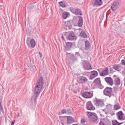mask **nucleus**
Masks as SVG:
<instances>
[{"label": "nucleus", "instance_id": "423d86ee", "mask_svg": "<svg viewBox=\"0 0 125 125\" xmlns=\"http://www.w3.org/2000/svg\"><path fill=\"white\" fill-rule=\"evenodd\" d=\"M26 43L28 47L30 48H34L36 44L35 41L32 39H31L30 41L28 40L26 41Z\"/></svg>", "mask_w": 125, "mask_h": 125}, {"label": "nucleus", "instance_id": "f03ea898", "mask_svg": "<svg viewBox=\"0 0 125 125\" xmlns=\"http://www.w3.org/2000/svg\"><path fill=\"white\" fill-rule=\"evenodd\" d=\"M87 115L90 120L92 122H95L97 121L98 117L97 115L94 113L88 112Z\"/></svg>", "mask_w": 125, "mask_h": 125}, {"label": "nucleus", "instance_id": "c03bdc74", "mask_svg": "<svg viewBox=\"0 0 125 125\" xmlns=\"http://www.w3.org/2000/svg\"><path fill=\"white\" fill-rule=\"evenodd\" d=\"M75 54L77 55V56H80V54L78 52H76L75 53Z\"/></svg>", "mask_w": 125, "mask_h": 125}, {"label": "nucleus", "instance_id": "473e14b6", "mask_svg": "<svg viewBox=\"0 0 125 125\" xmlns=\"http://www.w3.org/2000/svg\"><path fill=\"white\" fill-rule=\"evenodd\" d=\"M97 86H98L99 88L100 89H102L104 88L103 86L101 84V83L97 85Z\"/></svg>", "mask_w": 125, "mask_h": 125}, {"label": "nucleus", "instance_id": "f8f14e48", "mask_svg": "<svg viewBox=\"0 0 125 125\" xmlns=\"http://www.w3.org/2000/svg\"><path fill=\"white\" fill-rule=\"evenodd\" d=\"M77 81L79 83H86L88 81V79L85 77L83 76H80L77 79Z\"/></svg>", "mask_w": 125, "mask_h": 125}, {"label": "nucleus", "instance_id": "393cba45", "mask_svg": "<svg viewBox=\"0 0 125 125\" xmlns=\"http://www.w3.org/2000/svg\"><path fill=\"white\" fill-rule=\"evenodd\" d=\"M114 90L111 93V96H114L117 93V91L118 90V88L117 87H114Z\"/></svg>", "mask_w": 125, "mask_h": 125}, {"label": "nucleus", "instance_id": "ddd939ff", "mask_svg": "<svg viewBox=\"0 0 125 125\" xmlns=\"http://www.w3.org/2000/svg\"><path fill=\"white\" fill-rule=\"evenodd\" d=\"M113 77L114 79V84L117 86L119 85L120 84V80L119 78L117 77L116 75H113Z\"/></svg>", "mask_w": 125, "mask_h": 125}, {"label": "nucleus", "instance_id": "603ef678", "mask_svg": "<svg viewBox=\"0 0 125 125\" xmlns=\"http://www.w3.org/2000/svg\"><path fill=\"white\" fill-rule=\"evenodd\" d=\"M72 125H78L77 124H73Z\"/></svg>", "mask_w": 125, "mask_h": 125}, {"label": "nucleus", "instance_id": "39448f33", "mask_svg": "<svg viewBox=\"0 0 125 125\" xmlns=\"http://www.w3.org/2000/svg\"><path fill=\"white\" fill-rule=\"evenodd\" d=\"M112 88L106 87L103 91L104 94L105 96H108L110 98L111 97V93L112 92Z\"/></svg>", "mask_w": 125, "mask_h": 125}, {"label": "nucleus", "instance_id": "72a5a7b5", "mask_svg": "<svg viewBox=\"0 0 125 125\" xmlns=\"http://www.w3.org/2000/svg\"><path fill=\"white\" fill-rule=\"evenodd\" d=\"M105 123L107 124H109L110 123V121H109V119L108 118L106 119L105 120Z\"/></svg>", "mask_w": 125, "mask_h": 125}, {"label": "nucleus", "instance_id": "aec40b11", "mask_svg": "<svg viewBox=\"0 0 125 125\" xmlns=\"http://www.w3.org/2000/svg\"><path fill=\"white\" fill-rule=\"evenodd\" d=\"M72 45V43L70 42H66L65 46L66 50L67 51H69L71 48Z\"/></svg>", "mask_w": 125, "mask_h": 125}, {"label": "nucleus", "instance_id": "b1692460", "mask_svg": "<svg viewBox=\"0 0 125 125\" xmlns=\"http://www.w3.org/2000/svg\"><path fill=\"white\" fill-rule=\"evenodd\" d=\"M101 83V81L99 78H96L93 81V83H94L95 85L97 86L99 84Z\"/></svg>", "mask_w": 125, "mask_h": 125}, {"label": "nucleus", "instance_id": "5701e85b", "mask_svg": "<svg viewBox=\"0 0 125 125\" xmlns=\"http://www.w3.org/2000/svg\"><path fill=\"white\" fill-rule=\"evenodd\" d=\"M79 21L78 22V26L79 27H82L83 25V19L81 16H78Z\"/></svg>", "mask_w": 125, "mask_h": 125}, {"label": "nucleus", "instance_id": "a878e982", "mask_svg": "<svg viewBox=\"0 0 125 125\" xmlns=\"http://www.w3.org/2000/svg\"><path fill=\"white\" fill-rule=\"evenodd\" d=\"M85 50L88 51L90 50V43L88 41H86L85 42Z\"/></svg>", "mask_w": 125, "mask_h": 125}, {"label": "nucleus", "instance_id": "dca6fc26", "mask_svg": "<svg viewBox=\"0 0 125 125\" xmlns=\"http://www.w3.org/2000/svg\"><path fill=\"white\" fill-rule=\"evenodd\" d=\"M105 81L110 85L112 86L113 85V81L112 78L110 77H107L104 78Z\"/></svg>", "mask_w": 125, "mask_h": 125}, {"label": "nucleus", "instance_id": "9b49d317", "mask_svg": "<svg viewBox=\"0 0 125 125\" xmlns=\"http://www.w3.org/2000/svg\"><path fill=\"white\" fill-rule=\"evenodd\" d=\"M103 3L102 0H93V5L94 7H97L100 6Z\"/></svg>", "mask_w": 125, "mask_h": 125}, {"label": "nucleus", "instance_id": "bb28decb", "mask_svg": "<svg viewBox=\"0 0 125 125\" xmlns=\"http://www.w3.org/2000/svg\"><path fill=\"white\" fill-rule=\"evenodd\" d=\"M70 15V13L69 12H64L62 13V15L63 18L64 19H66L67 17L69 15Z\"/></svg>", "mask_w": 125, "mask_h": 125}, {"label": "nucleus", "instance_id": "6ab92c4d", "mask_svg": "<svg viewBox=\"0 0 125 125\" xmlns=\"http://www.w3.org/2000/svg\"><path fill=\"white\" fill-rule=\"evenodd\" d=\"M67 117V123L69 125L75 122L74 118L70 116H66Z\"/></svg>", "mask_w": 125, "mask_h": 125}, {"label": "nucleus", "instance_id": "c756f323", "mask_svg": "<svg viewBox=\"0 0 125 125\" xmlns=\"http://www.w3.org/2000/svg\"><path fill=\"white\" fill-rule=\"evenodd\" d=\"M81 35L82 36L83 38H86L87 37V35L85 33L83 32L82 31L80 33Z\"/></svg>", "mask_w": 125, "mask_h": 125}, {"label": "nucleus", "instance_id": "7ed1b4c3", "mask_svg": "<svg viewBox=\"0 0 125 125\" xmlns=\"http://www.w3.org/2000/svg\"><path fill=\"white\" fill-rule=\"evenodd\" d=\"M69 10L71 12L74 14L77 15H82L81 10L78 8L74 9L72 7H69Z\"/></svg>", "mask_w": 125, "mask_h": 125}, {"label": "nucleus", "instance_id": "f257e3e1", "mask_svg": "<svg viewBox=\"0 0 125 125\" xmlns=\"http://www.w3.org/2000/svg\"><path fill=\"white\" fill-rule=\"evenodd\" d=\"M43 79L42 77L38 79L34 90V94L31 97V100L34 101L35 104L36 103V100L39 96L40 92L43 86Z\"/></svg>", "mask_w": 125, "mask_h": 125}, {"label": "nucleus", "instance_id": "4be33fe9", "mask_svg": "<svg viewBox=\"0 0 125 125\" xmlns=\"http://www.w3.org/2000/svg\"><path fill=\"white\" fill-rule=\"evenodd\" d=\"M69 59L71 60L69 62L70 64L73 63L75 60H77V59L72 54H71L70 55Z\"/></svg>", "mask_w": 125, "mask_h": 125}, {"label": "nucleus", "instance_id": "3c124183", "mask_svg": "<svg viewBox=\"0 0 125 125\" xmlns=\"http://www.w3.org/2000/svg\"><path fill=\"white\" fill-rule=\"evenodd\" d=\"M124 84L125 86V78L124 79Z\"/></svg>", "mask_w": 125, "mask_h": 125}, {"label": "nucleus", "instance_id": "a18cd8bd", "mask_svg": "<svg viewBox=\"0 0 125 125\" xmlns=\"http://www.w3.org/2000/svg\"><path fill=\"white\" fill-rule=\"evenodd\" d=\"M0 110L1 111L3 110V107L2 106H0Z\"/></svg>", "mask_w": 125, "mask_h": 125}, {"label": "nucleus", "instance_id": "ea45409f", "mask_svg": "<svg viewBox=\"0 0 125 125\" xmlns=\"http://www.w3.org/2000/svg\"><path fill=\"white\" fill-rule=\"evenodd\" d=\"M121 62L123 64L125 65V61L123 60L121 61Z\"/></svg>", "mask_w": 125, "mask_h": 125}, {"label": "nucleus", "instance_id": "20e7f679", "mask_svg": "<svg viewBox=\"0 0 125 125\" xmlns=\"http://www.w3.org/2000/svg\"><path fill=\"white\" fill-rule=\"evenodd\" d=\"M96 100L94 101L95 104L98 107H102L104 106V100L103 99L95 98Z\"/></svg>", "mask_w": 125, "mask_h": 125}, {"label": "nucleus", "instance_id": "09e8293b", "mask_svg": "<svg viewBox=\"0 0 125 125\" xmlns=\"http://www.w3.org/2000/svg\"><path fill=\"white\" fill-rule=\"evenodd\" d=\"M2 101H1L0 102V106H2V105H1Z\"/></svg>", "mask_w": 125, "mask_h": 125}, {"label": "nucleus", "instance_id": "f3484780", "mask_svg": "<svg viewBox=\"0 0 125 125\" xmlns=\"http://www.w3.org/2000/svg\"><path fill=\"white\" fill-rule=\"evenodd\" d=\"M108 68H106L105 70L102 71L101 72L99 71V72L100 76H103L108 74Z\"/></svg>", "mask_w": 125, "mask_h": 125}, {"label": "nucleus", "instance_id": "cd10ccee", "mask_svg": "<svg viewBox=\"0 0 125 125\" xmlns=\"http://www.w3.org/2000/svg\"><path fill=\"white\" fill-rule=\"evenodd\" d=\"M120 108L121 107L119 104H115L114 106V109L115 110H116Z\"/></svg>", "mask_w": 125, "mask_h": 125}, {"label": "nucleus", "instance_id": "6e6552de", "mask_svg": "<svg viewBox=\"0 0 125 125\" xmlns=\"http://www.w3.org/2000/svg\"><path fill=\"white\" fill-rule=\"evenodd\" d=\"M86 107L87 109L90 110H94L95 109V107L91 101L88 102L86 104Z\"/></svg>", "mask_w": 125, "mask_h": 125}, {"label": "nucleus", "instance_id": "c9c22d12", "mask_svg": "<svg viewBox=\"0 0 125 125\" xmlns=\"http://www.w3.org/2000/svg\"><path fill=\"white\" fill-rule=\"evenodd\" d=\"M85 122V120L84 118H82L81 120V123L83 124Z\"/></svg>", "mask_w": 125, "mask_h": 125}, {"label": "nucleus", "instance_id": "412c9836", "mask_svg": "<svg viewBox=\"0 0 125 125\" xmlns=\"http://www.w3.org/2000/svg\"><path fill=\"white\" fill-rule=\"evenodd\" d=\"M59 4L60 6L62 8L66 7L67 6V2L64 0H63L59 2Z\"/></svg>", "mask_w": 125, "mask_h": 125}, {"label": "nucleus", "instance_id": "8fccbe9b", "mask_svg": "<svg viewBox=\"0 0 125 125\" xmlns=\"http://www.w3.org/2000/svg\"><path fill=\"white\" fill-rule=\"evenodd\" d=\"M61 124H62V125H64V123L62 122H61Z\"/></svg>", "mask_w": 125, "mask_h": 125}, {"label": "nucleus", "instance_id": "a211bd4d", "mask_svg": "<svg viewBox=\"0 0 125 125\" xmlns=\"http://www.w3.org/2000/svg\"><path fill=\"white\" fill-rule=\"evenodd\" d=\"M123 113L121 111H120L116 113L118 117V120H125L123 118Z\"/></svg>", "mask_w": 125, "mask_h": 125}, {"label": "nucleus", "instance_id": "4c0bfd02", "mask_svg": "<svg viewBox=\"0 0 125 125\" xmlns=\"http://www.w3.org/2000/svg\"><path fill=\"white\" fill-rule=\"evenodd\" d=\"M99 125H106V124H104V123L102 121H101L99 123Z\"/></svg>", "mask_w": 125, "mask_h": 125}, {"label": "nucleus", "instance_id": "49530a36", "mask_svg": "<svg viewBox=\"0 0 125 125\" xmlns=\"http://www.w3.org/2000/svg\"><path fill=\"white\" fill-rule=\"evenodd\" d=\"M123 123V122L119 123H117V125H120L122 124Z\"/></svg>", "mask_w": 125, "mask_h": 125}, {"label": "nucleus", "instance_id": "5fc2aeb1", "mask_svg": "<svg viewBox=\"0 0 125 125\" xmlns=\"http://www.w3.org/2000/svg\"><path fill=\"white\" fill-rule=\"evenodd\" d=\"M83 125H86V124H83Z\"/></svg>", "mask_w": 125, "mask_h": 125}, {"label": "nucleus", "instance_id": "2f4dec72", "mask_svg": "<svg viewBox=\"0 0 125 125\" xmlns=\"http://www.w3.org/2000/svg\"><path fill=\"white\" fill-rule=\"evenodd\" d=\"M112 106L110 104L107 105L106 106V108L109 110H111V109Z\"/></svg>", "mask_w": 125, "mask_h": 125}, {"label": "nucleus", "instance_id": "2eb2a0df", "mask_svg": "<svg viewBox=\"0 0 125 125\" xmlns=\"http://www.w3.org/2000/svg\"><path fill=\"white\" fill-rule=\"evenodd\" d=\"M91 75H90L89 79L90 80H93L98 75V72L95 71H93L91 72Z\"/></svg>", "mask_w": 125, "mask_h": 125}, {"label": "nucleus", "instance_id": "de8ad7c7", "mask_svg": "<svg viewBox=\"0 0 125 125\" xmlns=\"http://www.w3.org/2000/svg\"><path fill=\"white\" fill-rule=\"evenodd\" d=\"M109 70L110 72H111L113 70V69L112 68L110 67L109 68Z\"/></svg>", "mask_w": 125, "mask_h": 125}, {"label": "nucleus", "instance_id": "9d476101", "mask_svg": "<svg viewBox=\"0 0 125 125\" xmlns=\"http://www.w3.org/2000/svg\"><path fill=\"white\" fill-rule=\"evenodd\" d=\"M68 39L71 41L75 40L77 37L75 35L73 31H71L69 34L68 37Z\"/></svg>", "mask_w": 125, "mask_h": 125}, {"label": "nucleus", "instance_id": "7c9ffc66", "mask_svg": "<svg viewBox=\"0 0 125 125\" xmlns=\"http://www.w3.org/2000/svg\"><path fill=\"white\" fill-rule=\"evenodd\" d=\"M112 124L113 125H117V123H118L117 121L116 120H112Z\"/></svg>", "mask_w": 125, "mask_h": 125}, {"label": "nucleus", "instance_id": "864d4df0", "mask_svg": "<svg viewBox=\"0 0 125 125\" xmlns=\"http://www.w3.org/2000/svg\"><path fill=\"white\" fill-rule=\"evenodd\" d=\"M19 113H18V115H17V116L18 117L19 116Z\"/></svg>", "mask_w": 125, "mask_h": 125}, {"label": "nucleus", "instance_id": "c85d7f7f", "mask_svg": "<svg viewBox=\"0 0 125 125\" xmlns=\"http://www.w3.org/2000/svg\"><path fill=\"white\" fill-rule=\"evenodd\" d=\"M120 67V65L117 64V65H115L113 66V68L115 70H117V71H118V69Z\"/></svg>", "mask_w": 125, "mask_h": 125}, {"label": "nucleus", "instance_id": "4468645a", "mask_svg": "<svg viewBox=\"0 0 125 125\" xmlns=\"http://www.w3.org/2000/svg\"><path fill=\"white\" fill-rule=\"evenodd\" d=\"M119 5V1L117 0L116 1L113 3L111 6V8L113 10H115L117 9Z\"/></svg>", "mask_w": 125, "mask_h": 125}, {"label": "nucleus", "instance_id": "6e6d98bb", "mask_svg": "<svg viewBox=\"0 0 125 125\" xmlns=\"http://www.w3.org/2000/svg\"><path fill=\"white\" fill-rule=\"evenodd\" d=\"M100 115H101V114H100Z\"/></svg>", "mask_w": 125, "mask_h": 125}, {"label": "nucleus", "instance_id": "e433bc0d", "mask_svg": "<svg viewBox=\"0 0 125 125\" xmlns=\"http://www.w3.org/2000/svg\"><path fill=\"white\" fill-rule=\"evenodd\" d=\"M99 125H106V124H104V123L102 121H101L99 123Z\"/></svg>", "mask_w": 125, "mask_h": 125}, {"label": "nucleus", "instance_id": "37998d69", "mask_svg": "<svg viewBox=\"0 0 125 125\" xmlns=\"http://www.w3.org/2000/svg\"><path fill=\"white\" fill-rule=\"evenodd\" d=\"M15 122V121L14 120L12 121L11 122V125H13L14 124V123Z\"/></svg>", "mask_w": 125, "mask_h": 125}, {"label": "nucleus", "instance_id": "1a4fd4ad", "mask_svg": "<svg viewBox=\"0 0 125 125\" xmlns=\"http://www.w3.org/2000/svg\"><path fill=\"white\" fill-rule=\"evenodd\" d=\"M82 96L86 98H90L93 96V94L90 92H85L82 94Z\"/></svg>", "mask_w": 125, "mask_h": 125}, {"label": "nucleus", "instance_id": "0eeeda50", "mask_svg": "<svg viewBox=\"0 0 125 125\" xmlns=\"http://www.w3.org/2000/svg\"><path fill=\"white\" fill-rule=\"evenodd\" d=\"M82 66L85 70H89L92 69L91 65L87 61H83Z\"/></svg>", "mask_w": 125, "mask_h": 125}, {"label": "nucleus", "instance_id": "79ce46f5", "mask_svg": "<svg viewBox=\"0 0 125 125\" xmlns=\"http://www.w3.org/2000/svg\"><path fill=\"white\" fill-rule=\"evenodd\" d=\"M61 38L62 39V40L64 41H65V39L64 38V37L63 34H62L61 36Z\"/></svg>", "mask_w": 125, "mask_h": 125}, {"label": "nucleus", "instance_id": "58836bf2", "mask_svg": "<svg viewBox=\"0 0 125 125\" xmlns=\"http://www.w3.org/2000/svg\"><path fill=\"white\" fill-rule=\"evenodd\" d=\"M66 110L65 109H64L62 111V113L63 114L66 113Z\"/></svg>", "mask_w": 125, "mask_h": 125}, {"label": "nucleus", "instance_id": "f704fd0d", "mask_svg": "<svg viewBox=\"0 0 125 125\" xmlns=\"http://www.w3.org/2000/svg\"><path fill=\"white\" fill-rule=\"evenodd\" d=\"M66 111L67 113H68L70 114L71 112V111L70 109H66Z\"/></svg>", "mask_w": 125, "mask_h": 125}, {"label": "nucleus", "instance_id": "a19ab883", "mask_svg": "<svg viewBox=\"0 0 125 125\" xmlns=\"http://www.w3.org/2000/svg\"><path fill=\"white\" fill-rule=\"evenodd\" d=\"M39 54L40 57L41 58L42 57V54L40 52H39Z\"/></svg>", "mask_w": 125, "mask_h": 125}]
</instances>
